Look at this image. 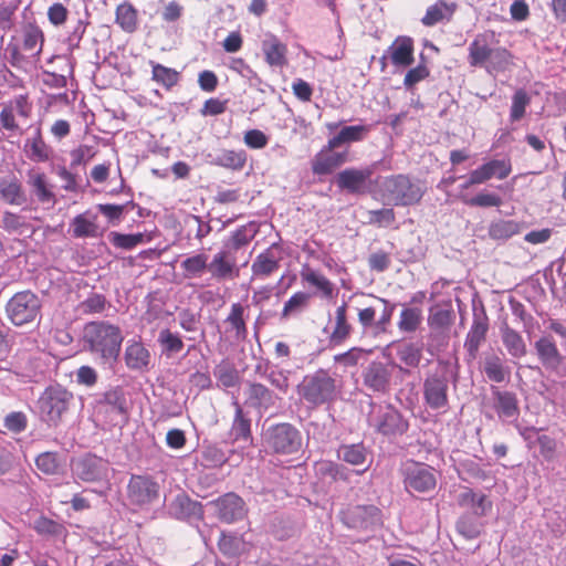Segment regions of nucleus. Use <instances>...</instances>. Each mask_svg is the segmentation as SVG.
<instances>
[{
	"label": "nucleus",
	"mask_w": 566,
	"mask_h": 566,
	"mask_svg": "<svg viewBox=\"0 0 566 566\" xmlns=\"http://www.w3.org/2000/svg\"><path fill=\"white\" fill-rule=\"evenodd\" d=\"M83 340L92 354L104 361L116 360L124 340L119 326L105 321L86 323L83 328Z\"/></svg>",
	"instance_id": "f257e3e1"
},
{
	"label": "nucleus",
	"mask_w": 566,
	"mask_h": 566,
	"mask_svg": "<svg viewBox=\"0 0 566 566\" xmlns=\"http://www.w3.org/2000/svg\"><path fill=\"white\" fill-rule=\"evenodd\" d=\"M492 32L478 34L469 45V64L485 67L489 73L504 70L509 64L510 53L503 48H492Z\"/></svg>",
	"instance_id": "f03ea898"
},
{
	"label": "nucleus",
	"mask_w": 566,
	"mask_h": 566,
	"mask_svg": "<svg viewBox=\"0 0 566 566\" xmlns=\"http://www.w3.org/2000/svg\"><path fill=\"white\" fill-rule=\"evenodd\" d=\"M297 394L310 405L319 406L336 398L337 381L328 370L319 368L303 378Z\"/></svg>",
	"instance_id": "7ed1b4c3"
},
{
	"label": "nucleus",
	"mask_w": 566,
	"mask_h": 566,
	"mask_svg": "<svg viewBox=\"0 0 566 566\" xmlns=\"http://www.w3.org/2000/svg\"><path fill=\"white\" fill-rule=\"evenodd\" d=\"M384 193L395 206L406 207L419 203L424 195V190L410 176L398 174L385 178Z\"/></svg>",
	"instance_id": "20e7f679"
},
{
	"label": "nucleus",
	"mask_w": 566,
	"mask_h": 566,
	"mask_svg": "<svg viewBox=\"0 0 566 566\" xmlns=\"http://www.w3.org/2000/svg\"><path fill=\"white\" fill-rule=\"evenodd\" d=\"M73 394L56 384L44 389L39 398V409L45 421L56 426L73 401Z\"/></svg>",
	"instance_id": "39448f33"
},
{
	"label": "nucleus",
	"mask_w": 566,
	"mask_h": 566,
	"mask_svg": "<svg viewBox=\"0 0 566 566\" xmlns=\"http://www.w3.org/2000/svg\"><path fill=\"white\" fill-rule=\"evenodd\" d=\"M41 301L31 291L15 293L7 303L6 312L10 322L15 326L33 323L41 314Z\"/></svg>",
	"instance_id": "423d86ee"
},
{
	"label": "nucleus",
	"mask_w": 566,
	"mask_h": 566,
	"mask_svg": "<svg viewBox=\"0 0 566 566\" xmlns=\"http://www.w3.org/2000/svg\"><path fill=\"white\" fill-rule=\"evenodd\" d=\"M44 43L43 31L34 24H29L23 30L21 45H9L10 63L17 67H24L29 61H34L42 52Z\"/></svg>",
	"instance_id": "0eeeda50"
},
{
	"label": "nucleus",
	"mask_w": 566,
	"mask_h": 566,
	"mask_svg": "<svg viewBox=\"0 0 566 566\" xmlns=\"http://www.w3.org/2000/svg\"><path fill=\"white\" fill-rule=\"evenodd\" d=\"M264 441L268 448L279 454L295 453L302 446L300 431L286 422L271 426L265 432Z\"/></svg>",
	"instance_id": "6e6552de"
},
{
	"label": "nucleus",
	"mask_w": 566,
	"mask_h": 566,
	"mask_svg": "<svg viewBox=\"0 0 566 566\" xmlns=\"http://www.w3.org/2000/svg\"><path fill=\"white\" fill-rule=\"evenodd\" d=\"M378 302L384 304V308L379 318H376L377 310L375 306H366L357 310V321L365 334L378 337L388 332L391 322L395 305L382 297L374 296Z\"/></svg>",
	"instance_id": "1a4fd4ad"
},
{
	"label": "nucleus",
	"mask_w": 566,
	"mask_h": 566,
	"mask_svg": "<svg viewBox=\"0 0 566 566\" xmlns=\"http://www.w3.org/2000/svg\"><path fill=\"white\" fill-rule=\"evenodd\" d=\"M159 483L147 474H133L127 484V499L130 504L143 507L159 499Z\"/></svg>",
	"instance_id": "9d476101"
},
{
	"label": "nucleus",
	"mask_w": 566,
	"mask_h": 566,
	"mask_svg": "<svg viewBox=\"0 0 566 566\" xmlns=\"http://www.w3.org/2000/svg\"><path fill=\"white\" fill-rule=\"evenodd\" d=\"M381 511L373 504H350L340 512L342 522L354 530H369L381 525Z\"/></svg>",
	"instance_id": "9b49d317"
},
{
	"label": "nucleus",
	"mask_w": 566,
	"mask_h": 566,
	"mask_svg": "<svg viewBox=\"0 0 566 566\" xmlns=\"http://www.w3.org/2000/svg\"><path fill=\"white\" fill-rule=\"evenodd\" d=\"M396 364L374 360L363 370V385L373 394L386 395L391 389L392 373Z\"/></svg>",
	"instance_id": "f8f14e48"
},
{
	"label": "nucleus",
	"mask_w": 566,
	"mask_h": 566,
	"mask_svg": "<svg viewBox=\"0 0 566 566\" xmlns=\"http://www.w3.org/2000/svg\"><path fill=\"white\" fill-rule=\"evenodd\" d=\"M370 424L377 432L388 436H401L408 430V421L392 406L379 407L376 416H371Z\"/></svg>",
	"instance_id": "ddd939ff"
},
{
	"label": "nucleus",
	"mask_w": 566,
	"mask_h": 566,
	"mask_svg": "<svg viewBox=\"0 0 566 566\" xmlns=\"http://www.w3.org/2000/svg\"><path fill=\"white\" fill-rule=\"evenodd\" d=\"M449 380L446 374L429 375L423 381V399L430 409H444L449 405Z\"/></svg>",
	"instance_id": "4468645a"
},
{
	"label": "nucleus",
	"mask_w": 566,
	"mask_h": 566,
	"mask_svg": "<svg viewBox=\"0 0 566 566\" xmlns=\"http://www.w3.org/2000/svg\"><path fill=\"white\" fill-rule=\"evenodd\" d=\"M403 483L407 491L431 492L437 485L434 470L424 464L412 463L405 469Z\"/></svg>",
	"instance_id": "2eb2a0df"
},
{
	"label": "nucleus",
	"mask_w": 566,
	"mask_h": 566,
	"mask_svg": "<svg viewBox=\"0 0 566 566\" xmlns=\"http://www.w3.org/2000/svg\"><path fill=\"white\" fill-rule=\"evenodd\" d=\"M32 113V104L25 94L14 96L6 103L0 112V124L2 128L9 132H15L20 128L17 118L28 119Z\"/></svg>",
	"instance_id": "dca6fc26"
},
{
	"label": "nucleus",
	"mask_w": 566,
	"mask_h": 566,
	"mask_svg": "<svg viewBox=\"0 0 566 566\" xmlns=\"http://www.w3.org/2000/svg\"><path fill=\"white\" fill-rule=\"evenodd\" d=\"M337 148L338 147H331L329 140H327V144L318 153L315 154L311 163V168L314 175H331L338 167L348 161V150L337 151Z\"/></svg>",
	"instance_id": "f3484780"
},
{
	"label": "nucleus",
	"mask_w": 566,
	"mask_h": 566,
	"mask_svg": "<svg viewBox=\"0 0 566 566\" xmlns=\"http://www.w3.org/2000/svg\"><path fill=\"white\" fill-rule=\"evenodd\" d=\"M328 336V344L332 347L344 345L353 335L354 326L348 316L347 303H342L336 307L334 318L329 322V327H326Z\"/></svg>",
	"instance_id": "a211bd4d"
},
{
	"label": "nucleus",
	"mask_w": 566,
	"mask_h": 566,
	"mask_svg": "<svg viewBox=\"0 0 566 566\" xmlns=\"http://www.w3.org/2000/svg\"><path fill=\"white\" fill-rule=\"evenodd\" d=\"M209 273L217 281L233 280L239 276L240 269L231 250L222 249L213 254L208 262Z\"/></svg>",
	"instance_id": "6ab92c4d"
},
{
	"label": "nucleus",
	"mask_w": 566,
	"mask_h": 566,
	"mask_svg": "<svg viewBox=\"0 0 566 566\" xmlns=\"http://www.w3.org/2000/svg\"><path fill=\"white\" fill-rule=\"evenodd\" d=\"M218 517L226 523H233L245 517L248 510L242 497L235 493H226L212 502Z\"/></svg>",
	"instance_id": "aec40b11"
},
{
	"label": "nucleus",
	"mask_w": 566,
	"mask_h": 566,
	"mask_svg": "<svg viewBox=\"0 0 566 566\" xmlns=\"http://www.w3.org/2000/svg\"><path fill=\"white\" fill-rule=\"evenodd\" d=\"M373 174L374 170L370 167L363 169L347 168L338 172L336 184L339 189L347 190L350 193L363 195L367 192V182Z\"/></svg>",
	"instance_id": "412c9836"
},
{
	"label": "nucleus",
	"mask_w": 566,
	"mask_h": 566,
	"mask_svg": "<svg viewBox=\"0 0 566 566\" xmlns=\"http://www.w3.org/2000/svg\"><path fill=\"white\" fill-rule=\"evenodd\" d=\"M261 50L265 63L270 67L283 69L287 66V45L283 43L275 34L269 33L261 42Z\"/></svg>",
	"instance_id": "4be33fe9"
},
{
	"label": "nucleus",
	"mask_w": 566,
	"mask_h": 566,
	"mask_svg": "<svg viewBox=\"0 0 566 566\" xmlns=\"http://www.w3.org/2000/svg\"><path fill=\"white\" fill-rule=\"evenodd\" d=\"M277 397L261 382H249L245 390V406L263 413L275 406Z\"/></svg>",
	"instance_id": "5701e85b"
},
{
	"label": "nucleus",
	"mask_w": 566,
	"mask_h": 566,
	"mask_svg": "<svg viewBox=\"0 0 566 566\" xmlns=\"http://www.w3.org/2000/svg\"><path fill=\"white\" fill-rule=\"evenodd\" d=\"M428 326L430 329L443 333L450 328L454 321V311L451 300H443L429 308Z\"/></svg>",
	"instance_id": "b1692460"
},
{
	"label": "nucleus",
	"mask_w": 566,
	"mask_h": 566,
	"mask_svg": "<svg viewBox=\"0 0 566 566\" xmlns=\"http://www.w3.org/2000/svg\"><path fill=\"white\" fill-rule=\"evenodd\" d=\"M245 307L241 303H233L224 319V334L237 342H243L248 337V326L244 317Z\"/></svg>",
	"instance_id": "393cba45"
},
{
	"label": "nucleus",
	"mask_w": 566,
	"mask_h": 566,
	"mask_svg": "<svg viewBox=\"0 0 566 566\" xmlns=\"http://www.w3.org/2000/svg\"><path fill=\"white\" fill-rule=\"evenodd\" d=\"M279 252L280 247L276 243H273L265 251L256 255L251 266L253 276L264 279L276 272L280 268L281 261Z\"/></svg>",
	"instance_id": "a878e982"
},
{
	"label": "nucleus",
	"mask_w": 566,
	"mask_h": 566,
	"mask_svg": "<svg viewBox=\"0 0 566 566\" xmlns=\"http://www.w3.org/2000/svg\"><path fill=\"white\" fill-rule=\"evenodd\" d=\"M489 331L486 315H474L472 325L467 334L464 347L472 358H475L481 344L485 340Z\"/></svg>",
	"instance_id": "bb28decb"
},
{
	"label": "nucleus",
	"mask_w": 566,
	"mask_h": 566,
	"mask_svg": "<svg viewBox=\"0 0 566 566\" xmlns=\"http://www.w3.org/2000/svg\"><path fill=\"white\" fill-rule=\"evenodd\" d=\"M534 347L539 361L545 368L556 369L559 367L563 356L551 335L539 337Z\"/></svg>",
	"instance_id": "cd10ccee"
},
{
	"label": "nucleus",
	"mask_w": 566,
	"mask_h": 566,
	"mask_svg": "<svg viewBox=\"0 0 566 566\" xmlns=\"http://www.w3.org/2000/svg\"><path fill=\"white\" fill-rule=\"evenodd\" d=\"M106 472V464L103 459L95 455H86L75 467L76 475L85 482H95L103 479Z\"/></svg>",
	"instance_id": "c85d7f7f"
},
{
	"label": "nucleus",
	"mask_w": 566,
	"mask_h": 566,
	"mask_svg": "<svg viewBox=\"0 0 566 566\" xmlns=\"http://www.w3.org/2000/svg\"><path fill=\"white\" fill-rule=\"evenodd\" d=\"M415 44L410 36H398L389 46L390 60L394 65L409 66L413 63Z\"/></svg>",
	"instance_id": "c756f323"
},
{
	"label": "nucleus",
	"mask_w": 566,
	"mask_h": 566,
	"mask_svg": "<svg viewBox=\"0 0 566 566\" xmlns=\"http://www.w3.org/2000/svg\"><path fill=\"white\" fill-rule=\"evenodd\" d=\"M150 352L142 342H129L125 348L124 359L129 369L143 370L146 369L150 363Z\"/></svg>",
	"instance_id": "7c9ffc66"
},
{
	"label": "nucleus",
	"mask_w": 566,
	"mask_h": 566,
	"mask_svg": "<svg viewBox=\"0 0 566 566\" xmlns=\"http://www.w3.org/2000/svg\"><path fill=\"white\" fill-rule=\"evenodd\" d=\"M0 198L12 206H22L27 201L22 184L15 176L0 178Z\"/></svg>",
	"instance_id": "2f4dec72"
},
{
	"label": "nucleus",
	"mask_w": 566,
	"mask_h": 566,
	"mask_svg": "<svg viewBox=\"0 0 566 566\" xmlns=\"http://www.w3.org/2000/svg\"><path fill=\"white\" fill-rule=\"evenodd\" d=\"M494 409L501 419L517 418L520 415L518 400L516 395L510 391H493Z\"/></svg>",
	"instance_id": "473e14b6"
},
{
	"label": "nucleus",
	"mask_w": 566,
	"mask_h": 566,
	"mask_svg": "<svg viewBox=\"0 0 566 566\" xmlns=\"http://www.w3.org/2000/svg\"><path fill=\"white\" fill-rule=\"evenodd\" d=\"M457 10L454 2L448 3L444 0H438L428 7L426 14L421 19V23L426 27H433L443 21H450Z\"/></svg>",
	"instance_id": "72a5a7b5"
},
{
	"label": "nucleus",
	"mask_w": 566,
	"mask_h": 566,
	"mask_svg": "<svg viewBox=\"0 0 566 566\" xmlns=\"http://www.w3.org/2000/svg\"><path fill=\"white\" fill-rule=\"evenodd\" d=\"M97 216L85 211L75 216L71 223L72 237L80 238H97L99 235L98 226L96 223Z\"/></svg>",
	"instance_id": "f704fd0d"
},
{
	"label": "nucleus",
	"mask_w": 566,
	"mask_h": 566,
	"mask_svg": "<svg viewBox=\"0 0 566 566\" xmlns=\"http://www.w3.org/2000/svg\"><path fill=\"white\" fill-rule=\"evenodd\" d=\"M501 338L512 357L522 358L527 354V346L522 335L506 323L501 326Z\"/></svg>",
	"instance_id": "c9c22d12"
},
{
	"label": "nucleus",
	"mask_w": 566,
	"mask_h": 566,
	"mask_svg": "<svg viewBox=\"0 0 566 566\" xmlns=\"http://www.w3.org/2000/svg\"><path fill=\"white\" fill-rule=\"evenodd\" d=\"M208 261L209 256L203 252L188 255L180 263L182 277L186 280L200 279L209 272Z\"/></svg>",
	"instance_id": "e433bc0d"
},
{
	"label": "nucleus",
	"mask_w": 566,
	"mask_h": 566,
	"mask_svg": "<svg viewBox=\"0 0 566 566\" xmlns=\"http://www.w3.org/2000/svg\"><path fill=\"white\" fill-rule=\"evenodd\" d=\"M369 132L370 126L368 125L344 126L335 136L328 139L329 146L339 148L343 145L361 142Z\"/></svg>",
	"instance_id": "4c0bfd02"
},
{
	"label": "nucleus",
	"mask_w": 566,
	"mask_h": 566,
	"mask_svg": "<svg viewBox=\"0 0 566 566\" xmlns=\"http://www.w3.org/2000/svg\"><path fill=\"white\" fill-rule=\"evenodd\" d=\"M458 503L462 507L471 509L479 516L485 515L492 507V502L485 494H476L469 488L459 495Z\"/></svg>",
	"instance_id": "58836bf2"
},
{
	"label": "nucleus",
	"mask_w": 566,
	"mask_h": 566,
	"mask_svg": "<svg viewBox=\"0 0 566 566\" xmlns=\"http://www.w3.org/2000/svg\"><path fill=\"white\" fill-rule=\"evenodd\" d=\"M301 277L303 282H306L321 292L324 297H333L335 290L334 283L318 271L305 265L301 271Z\"/></svg>",
	"instance_id": "ea45409f"
},
{
	"label": "nucleus",
	"mask_w": 566,
	"mask_h": 566,
	"mask_svg": "<svg viewBox=\"0 0 566 566\" xmlns=\"http://www.w3.org/2000/svg\"><path fill=\"white\" fill-rule=\"evenodd\" d=\"M115 23L126 33H134L138 28V12L130 2L116 7Z\"/></svg>",
	"instance_id": "a19ab883"
},
{
	"label": "nucleus",
	"mask_w": 566,
	"mask_h": 566,
	"mask_svg": "<svg viewBox=\"0 0 566 566\" xmlns=\"http://www.w3.org/2000/svg\"><path fill=\"white\" fill-rule=\"evenodd\" d=\"M233 406L235 411L229 436L233 441H248L251 438V420L244 415L238 401H234Z\"/></svg>",
	"instance_id": "79ce46f5"
},
{
	"label": "nucleus",
	"mask_w": 566,
	"mask_h": 566,
	"mask_svg": "<svg viewBox=\"0 0 566 566\" xmlns=\"http://www.w3.org/2000/svg\"><path fill=\"white\" fill-rule=\"evenodd\" d=\"M213 163L227 169L242 170L247 164V153L243 149H220Z\"/></svg>",
	"instance_id": "37998d69"
},
{
	"label": "nucleus",
	"mask_w": 566,
	"mask_h": 566,
	"mask_svg": "<svg viewBox=\"0 0 566 566\" xmlns=\"http://www.w3.org/2000/svg\"><path fill=\"white\" fill-rule=\"evenodd\" d=\"M25 153L32 161L44 163L51 157V148L44 142L41 129L38 128L35 135L25 143Z\"/></svg>",
	"instance_id": "c03bdc74"
},
{
	"label": "nucleus",
	"mask_w": 566,
	"mask_h": 566,
	"mask_svg": "<svg viewBox=\"0 0 566 566\" xmlns=\"http://www.w3.org/2000/svg\"><path fill=\"white\" fill-rule=\"evenodd\" d=\"M151 80L161 85L165 90L170 91L180 81V73L175 69L167 67L163 64L150 62Z\"/></svg>",
	"instance_id": "a18cd8bd"
},
{
	"label": "nucleus",
	"mask_w": 566,
	"mask_h": 566,
	"mask_svg": "<svg viewBox=\"0 0 566 566\" xmlns=\"http://www.w3.org/2000/svg\"><path fill=\"white\" fill-rule=\"evenodd\" d=\"M522 230V224L515 220H497L489 227V235L493 240H507Z\"/></svg>",
	"instance_id": "49530a36"
},
{
	"label": "nucleus",
	"mask_w": 566,
	"mask_h": 566,
	"mask_svg": "<svg viewBox=\"0 0 566 566\" xmlns=\"http://www.w3.org/2000/svg\"><path fill=\"white\" fill-rule=\"evenodd\" d=\"M218 548L223 555L234 557L244 552L245 542L243 536L222 532L218 539Z\"/></svg>",
	"instance_id": "de8ad7c7"
},
{
	"label": "nucleus",
	"mask_w": 566,
	"mask_h": 566,
	"mask_svg": "<svg viewBox=\"0 0 566 566\" xmlns=\"http://www.w3.org/2000/svg\"><path fill=\"white\" fill-rule=\"evenodd\" d=\"M422 322V312L418 307H405L401 310L398 328L402 333H415Z\"/></svg>",
	"instance_id": "09e8293b"
},
{
	"label": "nucleus",
	"mask_w": 566,
	"mask_h": 566,
	"mask_svg": "<svg viewBox=\"0 0 566 566\" xmlns=\"http://www.w3.org/2000/svg\"><path fill=\"white\" fill-rule=\"evenodd\" d=\"M29 185L40 202H50L54 199V193L43 172L30 175Z\"/></svg>",
	"instance_id": "8fccbe9b"
},
{
	"label": "nucleus",
	"mask_w": 566,
	"mask_h": 566,
	"mask_svg": "<svg viewBox=\"0 0 566 566\" xmlns=\"http://www.w3.org/2000/svg\"><path fill=\"white\" fill-rule=\"evenodd\" d=\"M486 377L494 382H503L510 375L509 368H506L502 359L492 355L485 358L484 368Z\"/></svg>",
	"instance_id": "3c124183"
},
{
	"label": "nucleus",
	"mask_w": 566,
	"mask_h": 566,
	"mask_svg": "<svg viewBox=\"0 0 566 566\" xmlns=\"http://www.w3.org/2000/svg\"><path fill=\"white\" fill-rule=\"evenodd\" d=\"M531 104V96L524 88H518L512 96V104L510 109V120L512 123L521 120L525 114L526 108Z\"/></svg>",
	"instance_id": "603ef678"
},
{
	"label": "nucleus",
	"mask_w": 566,
	"mask_h": 566,
	"mask_svg": "<svg viewBox=\"0 0 566 566\" xmlns=\"http://www.w3.org/2000/svg\"><path fill=\"white\" fill-rule=\"evenodd\" d=\"M310 302V294L305 292L294 293L284 304L281 312V318L287 319L291 316L297 315L303 312Z\"/></svg>",
	"instance_id": "864d4df0"
},
{
	"label": "nucleus",
	"mask_w": 566,
	"mask_h": 566,
	"mask_svg": "<svg viewBox=\"0 0 566 566\" xmlns=\"http://www.w3.org/2000/svg\"><path fill=\"white\" fill-rule=\"evenodd\" d=\"M459 199L469 207L490 208L500 207L502 205L501 197L492 192H480L472 198L460 195Z\"/></svg>",
	"instance_id": "5fc2aeb1"
},
{
	"label": "nucleus",
	"mask_w": 566,
	"mask_h": 566,
	"mask_svg": "<svg viewBox=\"0 0 566 566\" xmlns=\"http://www.w3.org/2000/svg\"><path fill=\"white\" fill-rule=\"evenodd\" d=\"M158 343L160 344L163 352L168 355L177 354L184 348V342L180 335L171 332L169 328L160 331Z\"/></svg>",
	"instance_id": "6e6d98bb"
},
{
	"label": "nucleus",
	"mask_w": 566,
	"mask_h": 566,
	"mask_svg": "<svg viewBox=\"0 0 566 566\" xmlns=\"http://www.w3.org/2000/svg\"><path fill=\"white\" fill-rule=\"evenodd\" d=\"M370 352L360 347H352L348 350L337 354L333 357L334 363L344 368L356 367L359 361Z\"/></svg>",
	"instance_id": "4d7b16f0"
},
{
	"label": "nucleus",
	"mask_w": 566,
	"mask_h": 566,
	"mask_svg": "<svg viewBox=\"0 0 566 566\" xmlns=\"http://www.w3.org/2000/svg\"><path fill=\"white\" fill-rule=\"evenodd\" d=\"M339 457L352 465H360L366 461L367 452L363 444L343 446Z\"/></svg>",
	"instance_id": "13d9d810"
},
{
	"label": "nucleus",
	"mask_w": 566,
	"mask_h": 566,
	"mask_svg": "<svg viewBox=\"0 0 566 566\" xmlns=\"http://www.w3.org/2000/svg\"><path fill=\"white\" fill-rule=\"evenodd\" d=\"M489 179L496 177L500 180L505 179L512 171L511 161L507 159H492L483 164Z\"/></svg>",
	"instance_id": "bf43d9fd"
},
{
	"label": "nucleus",
	"mask_w": 566,
	"mask_h": 566,
	"mask_svg": "<svg viewBox=\"0 0 566 566\" xmlns=\"http://www.w3.org/2000/svg\"><path fill=\"white\" fill-rule=\"evenodd\" d=\"M145 241V234L143 233H133V234H123L118 232L111 233V242L120 249L130 250L136 245L143 243Z\"/></svg>",
	"instance_id": "052dcab7"
},
{
	"label": "nucleus",
	"mask_w": 566,
	"mask_h": 566,
	"mask_svg": "<svg viewBox=\"0 0 566 566\" xmlns=\"http://www.w3.org/2000/svg\"><path fill=\"white\" fill-rule=\"evenodd\" d=\"M317 473L323 478H331L333 481L347 480L345 469L342 465L333 463L331 461H321L316 465Z\"/></svg>",
	"instance_id": "680f3d73"
},
{
	"label": "nucleus",
	"mask_w": 566,
	"mask_h": 566,
	"mask_svg": "<svg viewBox=\"0 0 566 566\" xmlns=\"http://www.w3.org/2000/svg\"><path fill=\"white\" fill-rule=\"evenodd\" d=\"M106 305L107 300L103 294L93 293L81 302L80 308L84 314H98L106 308Z\"/></svg>",
	"instance_id": "e2e57ef3"
},
{
	"label": "nucleus",
	"mask_w": 566,
	"mask_h": 566,
	"mask_svg": "<svg viewBox=\"0 0 566 566\" xmlns=\"http://www.w3.org/2000/svg\"><path fill=\"white\" fill-rule=\"evenodd\" d=\"M105 402L111 407L112 411H116L119 415L127 413V401L119 388L107 391L105 394Z\"/></svg>",
	"instance_id": "0e129e2a"
},
{
	"label": "nucleus",
	"mask_w": 566,
	"mask_h": 566,
	"mask_svg": "<svg viewBox=\"0 0 566 566\" xmlns=\"http://www.w3.org/2000/svg\"><path fill=\"white\" fill-rule=\"evenodd\" d=\"M368 216V222L371 224H377L378 227L391 226L396 220V213L392 208L370 210Z\"/></svg>",
	"instance_id": "69168bd1"
},
{
	"label": "nucleus",
	"mask_w": 566,
	"mask_h": 566,
	"mask_svg": "<svg viewBox=\"0 0 566 566\" xmlns=\"http://www.w3.org/2000/svg\"><path fill=\"white\" fill-rule=\"evenodd\" d=\"M214 376L223 387H233L239 380L238 371L233 366L220 365L214 370Z\"/></svg>",
	"instance_id": "338daca9"
},
{
	"label": "nucleus",
	"mask_w": 566,
	"mask_h": 566,
	"mask_svg": "<svg viewBox=\"0 0 566 566\" xmlns=\"http://www.w3.org/2000/svg\"><path fill=\"white\" fill-rule=\"evenodd\" d=\"M399 359L408 367H417L422 358V349L408 344L398 352Z\"/></svg>",
	"instance_id": "774afa93"
}]
</instances>
